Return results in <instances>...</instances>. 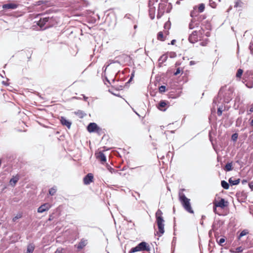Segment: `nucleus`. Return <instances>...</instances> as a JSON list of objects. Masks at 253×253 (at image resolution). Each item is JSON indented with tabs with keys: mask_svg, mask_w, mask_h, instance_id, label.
I'll return each instance as SVG.
<instances>
[{
	"mask_svg": "<svg viewBox=\"0 0 253 253\" xmlns=\"http://www.w3.org/2000/svg\"><path fill=\"white\" fill-rule=\"evenodd\" d=\"M163 212L160 209L158 210L156 212V222L158 227V232H157V235L161 237L165 232L164 222L165 220L162 216Z\"/></svg>",
	"mask_w": 253,
	"mask_h": 253,
	"instance_id": "1",
	"label": "nucleus"
},
{
	"mask_svg": "<svg viewBox=\"0 0 253 253\" xmlns=\"http://www.w3.org/2000/svg\"><path fill=\"white\" fill-rule=\"evenodd\" d=\"M179 201L185 210L189 213H194V211L191 206L190 202V200L187 198L183 193L179 194Z\"/></svg>",
	"mask_w": 253,
	"mask_h": 253,
	"instance_id": "2",
	"label": "nucleus"
},
{
	"mask_svg": "<svg viewBox=\"0 0 253 253\" xmlns=\"http://www.w3.org/2000/svg\"><path fill=\"white\" fill-rule=\"evenodd\" d=\"M234 91V88L233 86H229L227 89V86L225 85L221 87L220 89V93H223L225 97L227 98V100H230L232 98L233 94Z\"/></svg>",
	"mask_w": 253,
	"mask_h": 253,
	"instance_id": "3",
	"label": "nucleus"
},
{
	"mask_svg": "<svg viewBox=\"0 0 253 253\" xmlns=\"http://www.w3.org/2000/svg\"><path fill=\"white\" fill-rule=\"evenodd\" d=\"M150 251V247L145 242H142L136 247L132 248L129 251V253H133L139 251Z\"/></svg>",
	"mask_w": 253,
	"mask_h": 253,
	"instance_id": "4",
	"label": "nucleus"
},
{
	"mask_svg": "<svg viewBox=\"0 0 253 253\" xmlns=\"http://www.w3.org/2000/svg\"><path fill=\"white\" fill-rule=\"evenodd\" d=\"M87 131L90 132H96L99 135L104 133L102 129L95 123H90L87 127Z\"/></svg>",
	"mask_w": 253,
	"mask_h": 253,
	"instance_id": "5",
	"label": "nucleus"
},
{
	"mask_svg": "<svg viewBox=\"0 0 253 253\" xmlns=\"http://www.w3.org/2000/svg\"><path fill=\"white\" fill-rule=\"evenodd\" d=\"M203 34V30H199V31H194L189 37V41L191 43H195L199 40V38H201V36Z\"/></svg>",
	"mask_w": 253,
	"mask_h": 253,
	"instance_id": "6",
	"label": "nucleus"
},
{
	"mask_svg": "<svg viewBox=\"0 0 253 253\" xmlns=\"http://www.w3.org/2000/svg\"><path fill=\"white\" fill-rule=\"evenodd\" d=\"M49 19L50 18L49 17L41 18L40 20L37 22V24L40 27L41 30H44L47 28H44V26Z\"/></svg>",
	"mask_w": 253,
	"mask_h": 253,
	"instance_id": "7",
	"label": "nucleus"
},
{
	"mask_svg": "<svg viewBox=\"0 0 253 253\" xmlns=\"http://www.w3.org/2000/svg\"><path fill=\"white\" fill-rule=\"evenodd\" d=\"M249 76V77H250L251 79H253V74L251 73H248L247 72L245 75H244V80H245V82H246V85L247 87L250 88H252L253 87V81H248V80H246V78H247V76Z\"/></svg>",
	"mask_w": 253,
	"mask_h": 253,
	"instance_id": "8",
	"label": "nucleus"
},
{
	"mask_svg": "<svg viewBox=\"0 0 253 253\" xmlns=\"http://www.w3.org/2000/svg\"><path fill=\"white\" fill-rule=\"evenodd\" d=\"M167 5L165 3H160L158 9V14L157 17L160 18L164 14Z\"/></svg>",
	"mask_w": 253,
	"mask_h": 253,
	"instance_id": "9",
	"label": "nucleus"
},
{
	"mask_svg": "<svg viewBox=\"0 0 253 253\" xmlns=\"http://www.w3.org/2000/svg\"><path fill=\"white\" fill-rule=\"evenodd\" d=\"M169 34V32L167 30L159 32L157 34V40L160 41H164Z\"/></svg>",
	"mask_w": 253,
	"mask_h": 253,
	"instance_id": "10",
	"label": "nucleus"
},
{
	"mask_svg": "<svg viewBox=\"0 0 253 253\" xmlns=\"http://www.w3.org/2000/svg\"><path fill=\"white\" fill-rule=\"evenodd\" d=\"M51 207V206L49 203H45L41 205L38 209L37 211L39 213H42L45 211H47Z\"/></svg>",
	"mask_w": 253,
	"mask_h": 253,
	"instance_id": "11",
	"label": "nucleus"
},
{
	"mask_svg": "<svg viewBox=\"0 0 253 253\" xmlns=\"http://www.w3.org/2000/svg\"><path fill=\"white\" fill-rule=\"evenodd\" d=\"M93 175L92 173H89L86 175L83 179L84 183L85 185H88L93 181Z\"/></svg>",
	"mask_w": 253,
	"mask_h": 253,
	"instance_id": "12",
	"label": "nucleus"
},
{
	"mask_svg": "<svg viewBox=\"0 0 253 253\" xmlns=\"http://www.w3.org/2000/svg\"><path fill=\"white\" fill-rule=\"evenodd\" d=\"M213 205H214L215 206V207H220L222 209H223L225 207L227 206L228 202L225 201L224 199L221 198L219 202H214Z\"/></svg>",
	"mask_w": 253,
	"mask_h": 253,
	"instance_id": "13",
	"label": "nucleus"
},
{
	"mask_svg": "<svg viewBox=\"0 0 253 253\" xmlns=\"http://www.w3.org/2000/svg\"><path fill=\"white\" fill-rule=\"evenodd\" d=\"M60 121L61 124L64 126L67 127L68 128H70L72 123L69 120H67L65 117H61Z\"/></svg>",
	"mask_w": 253,
	"mask_h": 253,
	"instance_id": "14",
	"label": "nucleus"
},
{
	"mask_svg": "<svg viewBox=\"0 0 253 253\" xmlns=\"http://www.w3.org/2000/svg\"><path fill=\"white\" fill-rule=\"evenodd\" d=\"M18 6V4L15 3H9L7 4H3L2 5V8L3 9H16Z\"/></svg>",
	"mask_w": 253,
	"mask_h": 253,
	"instance_id": "15",
	"label": "nucleus"
},
{
	"mask_svg": "<svg viewBox=\"0 0 253 253\" xmlns=\"http://www.w3.org/2000/svg\"><path fill=\"white\" fill-rule=\"evenodd\" d=\"M205 9V5L204 3H200L198 5H196L194 7V10L197 11L198 13L203 12Z\"/></svg>",
	"mask_w": 253,
	"mask_h": 253,
	"instance_id": "16",
	"label": "nucleus"
},
{
	"mask_svg": "<svg viewBox=\"0 0 253 253\" xmlns=\"http://www.w3.org/2000/svg\"><path fill=\"white\" fill-rule=\"evenodd\" d=\"M168 103V101L165 100H161L158 104L157 107L160 110L165 111L166 110L165 107L167 106Z\"/></svg>",
	"mask_w": 253,
	"mask_h": 253,
	"instance_id": "17",
	"label": "nucleus"
},
{
	"mask_svg": "<svg viewBox=\"0 0 253 253\" xmlns=\"http://www.w3.org/2000/svg\"><path fill=\"white\" fill-rule=\"evenodd\" d=\"M87 244V240L82 239L77 245H75L78 250H82Z\"/></svg>",
	"mask_w": 253,
	"mask_h": 253,
	"instance_id": "18",
	"label": "nucleus"
},
{
	"mask_svg": "<svg viewBox=\"0 0 253 253\" xmlns=\"http://www.w3.org/2000/svg\"><path fill=\"white\" fill-rule=\"evenodd\" d=\"M149 15L150 18L151 19H154L155 16V7H152V6H149Z\"/></svg>",
	"mask_w": 253,
	"mask_h": 253,
	"instance_id": "19",
	"label": "nucleus"
},
{
	"mask_svg": "<svg viewBox=\"0 0 253 253\" xmlns=\"http://www.w3.org/2000/svg\"><path fill=\"white\" fill-rule=\"evenodd\" d=\"M107 152L106 151H99L95 154L96 158L98 159H104L106 158V155L105 153Z\"/></svg>",
	"mask_w": 253,
	"mask_h": 253,
	"instance_id": "20",
	"label": "nucleus"
},
{
	"mask_svg": "<svg viewBox=\"0 0 253 253\" xmlns=\"http://www.w3.org/2000/svg\"><path fill=\"white\" fill-rule=\"evenodd\" d=\"M19 175L18 174H17L15 176H13L9 181L10 184L12 186H15L16 183L17 182V181L19 179Z\"/></svg>",
	"mask_w": 253,
	"mask_h": 253,
	"instance_id": "21",
	"label": "nucleus"
},
{
	"mask_svg": "<svg viewBox=\"0 0 253 253\" xmlns=\"http://www.w3.org/2000/svg\"><path fill=\"white\" fill-rule=\"evenodd\" d=\"M35 248V245L33 243H30L28 245L27 247L26 253H33Z\"/></svg>",
	"mask_w": 253,
	"mask_h": 253,
	"instance_id": "22",
	"label": "nucleus"
},
{
	"mask_svg": "<svg viewBox=\"0 0 253 253\" xmlns=\"http://www.w3.org/2000/svg\"><path fill=\"white\" fill-rule=\"evenodd\" d=\"M240 179H233L232 177H231L229 179V183L231 185H238L240 182Z\"/></svg>",
	"mask_w": 253,
	"mask_h": 253,
	"instance_id": "23",
	"label": "nucleus"
},
{
	"mask_svg": "<svg viewBox=\"0 0 253 253\" xmlns=\"http://www.w3.org/2000/svg\"><path fill=\"white\" fill-rule=\"evenodd\" d=\"M232 169V163H227L224 168V170L226 171H230Z\"/></svg>",
	"mask_w": 253,
	"mask_h": 253,
	"instance_id": "24",
	"label": "nucleus"
},
{
	"mask_svg": "<svg viewBox=\"0 0 253 253\" xmlns=\"http://www.w3.org/2000/svg\"><path fill=\"white\" fill-rule=\"evenodd\" d=\"M221 186L225 189H228L229 188V184L225 181L222 180L221 182Z\"/></svg>",
	"mask_w": 253,
	"mask_h": 253,
	"instance_id": "25",
	"label": "nucleus"
},
{
	"mask_svg": "<svg viewBox=\"0 0 253 253\" xmlns=\"http://www.w3.org/2000/svg\"><path fill=\"white\" fill-rule=\"evenodd\" d=\"M243 73V70L241 69H239L236 73V76L237 78L240 79Z\"/></svg>",
	"mask_w": 253,
	"mask_h": 253,
	"instance_id": "26",
	"label": "nucleus"
},
{
	"mask_svg": "<svg viewBox=\"0 0 253 253\" xmlns=\"http://www.w3.org/2000/svg\"><path fill=\"white\" fill-rule=\"evenodd\" d=\"M217 243L220 245V246H223V243H224L225 241V239L224 237L220 238L219 240L216 239Z\"/></svg>",
	"mask_w": 253,
	"mask_h": 253,
	"instance_id": "27",
	"label": "nucleus"
},
{
	"mask_svg": "<svg viewBox=\"0 0 253 253\" xmlns=\"http://www.w3.org/2000/svg\"><path fill=\"white\" fill-rule=\"evenodd\" d=\"M56 192V188L55 187H53L49 190V194L51 196L54 195L55 194Z\"/></svg>",
	"mask_w": 253,
	"mask_h": 253,
	"instance_id": "28",
	"label": "nucleus"
},
{
	"mask_svg": "<svg viewBox=\"0 0 253 253\" xmlns=\"http://www.w3.org/2000/svg\"><path fill=\"white\" fill-rule=\"evenodd\" d=\"M248 233L247 230H243L240 234L238 239H240L242 237L247 235Z\"/></svg>",
	"mask_w": 253,
	"mask_h": 253,
	"instance_id": "29",
	"label": "nucleus"
},
{
	"mask_svg": "<svg viewBox=\"0 0 253 253\" xmlns=\"http://www.w3.org/2000/svg\"><path fill=\"white\" fill-rule=\"evenodd\" d=\"M249 109L247 110V114L248 115L251 114L253 112V103L251 104L249 106Z\"/></svg>",
	"mask_w": 253,
	"mask_h": 253,
	"instance_id": "30",
	"label": "nucleus"
},
{
	"mask_svg": "<svg viewBox=\"0 0 253 253\" xmlns=\"http://www.w3.org/2000/svg\"><path fill=\"white\" fill-rule=\"evenodd\" d=\"M210 5L212 8H216L217 4L214 1H213L212 0H210Z\"/></svg>",
	"mask_w": 253,
	"mask_h": 253,
	"instance_id": "31",
	"label": "nucleus"
},
{
	"mask_svg": "<svg viewBox=\"0 0 253 253\" xmlns=\"http://www.w3.org/2000/svg\"><path fill=\"white\" fill-rule=\"evenodd\" d=\"M243 251V249L242 247H238L236 249L235 251H232V250H230V252L232 253H241Z\"/></svg>",
	"mask_w": 253,
	"mask_h": 253,
	"instance_id": "32",
	"label": "nucleus"
},
{
	"mask_svg": "<svg viewBox=\"0 0 253 253\" xmlns=\"http://www.w3.org/2000/svg\"><path fill=\"white\" fill-rule=\"evenodd\" d=\"M22 217V214H17L15 216H14L13 219H12V220L14 222H15L16 221V220Z\"/></svg>",
	"mask_w": 253,
	"mask_h": 253,
	"instance_id": "33",
	"label": "nucleus"
},
{
	"mask_svg": "<svg viewBox=\"0 0 253 253\" xmlns=\"http://www.w3.org/2000/svg\"><path fill=\"white\" fill-rule=\"evenodd\" d=\"M157 1V0H149L148 2V6H152L154 7L153 5L155 2H156Z\"/></svg>",
	"mask_w": 253,
	"mask_h": 253,
	"instance_id": "34",
	"label": "nucleus"
},
{
	"mask_svg": "<svg viewBox=\"0 0 253 253\" xmlns=\"http://www.w3.org/2000/svg\"><path fill=\"white\" fill-rule=\"evenodd\" d=\"M242 2L241 0H238L236 3H235V7H241L242 6Z\"/></svg>",
	"mask_w": 253,
	"mask_h": 253,
	"instance_id": "35",
	"label": "nucleus"
},
{
	"mask_svg": "<svg viewBox=\"0 0 253 253\" xmlns=\"http://www.w3.org/2000/svg\"><path fill=\"white\" fill-rule=\"evenodd\" d=\"M159 90L161 93L164 92L166 90V86L165 85H161L159 87Z\"/></svg>",
	"mask_w": 253,
	"mask_h": 253,
	"instance_id": "36",
	"label": "nucleus"
},
{
	"mask_svg": "<svg viewBox=\"0 0 253 253\" xmlns=\"http://www.w3.org/2000/svg\"><path fill=\"white\" fill-rule=\"evenodd\" d=\"M174 156V154L173 152L169 151L167 155V157L172 158Z\"/></svg>",
	"mask_w": 253,
	"mask_h": 253,
	"instance_id": "37",
	"label": "nucleus"
},
{
	"mask_svg": "<svg viewBox=\"0 0 253 253\" xmlns=\"http://www.w3.org/2000/svg\"><path fill=\"white\" fill-rule=\"evenodd\" d=\"M237 138H238V134H237V133H234L232 136V139L234 141H236L237 140Z\"/></svg>",
	"mask_w": 253,
	"mask_h": 253,
	"instance_id": "38",
	"label": "nucleus"
},
{
	"mask_svg": "<svg viewBox=\"0 0 253 253\" xmlns=\"http://www.w3.org/2000/svg\"><path fill=\"white\" fill-rule=\"evenodd\" d=\"M222 113V111L220 108H218L217 111V114L218 116H221Z\"/></svg>",
	"mask_w": 253,
	"mask_h": 253,
	"instance_id": "39",
	"label": "nucleus"
},
{
	"mask_svg": "<svg viewBox=\"0 0 253 253\" xmlns=\"http://www.w3.org/2000/svg\"><path fill=\"white\" fill-rule=\"evenodd\" d=\"M181 72V70L180 69V68H178L177 69H176V72L174 73V75L176 76L177 75H178L179 74H180Z\"/></svg>",
	"mask_w": 253,
	"mask_h": 253,
	"instance_id": "40",
	"label": "nucleus"
},
{
	"mask_svg": "<svg viewBox=\"0 0 253 253\" xmlns=\"http://www.w3.org/2000/svg\"><path fill=\"white\" fill-rule=\"evenodd\" d=\"M249 186L251 188V190H253V181L249 183Z\"/></svg>",
	"mask_w": 253,
	"mask_h": 253,
	"instance_id": "41",
	"label": "nucleus"
},
{
	"mask_svg": "<svg viewBox=\"0 0 253 253\" xmlns=\"http://www.w3.org/2000/svg\"><path fill=\"white\" fill-rule=\"evenodd\" d=\"M100 163L103 165L106 164L107 162V159H100Z\"/></svg>",
	"mask_w": 253,
	"mask_h": 253,
	"instance_id": "42",
	"label": "nucleus"
},
{
	"mask_svg": "<svg viewBox=\"0 0 253 253\" xmlns=\"http://www.w3.org/2000/svg\"><path fill=\"white\" fill-rule=\"evenodd\" d=\"M217 207H215V206L214 205H213V211L215 213V214H218L219 215H220V214H219L217 212V211H216V208Z\"/></svg>",
	"mask_w": 253,
	"mask_h": 253,
	"instance_id": "43",
	"label": "nucleus"
},
{
	"mask_svg": "<svg viewBox=\"0 0 253 253\" xmlns=\"http://www.w3.org/2000/svg\"><path fill=\"white\" fill-rule=\"evenodd\" d=\"M208 43V42L207 41H205V42H201L200 43V45H202V46H206L207 44Z\"/></svg>",
	"mask_w": 253,
	"mask_h": 253,
	"instance_id": "44",
	"label": "nucleus"
},
{
	"mask_svg": "<svg viewBox=\"0 0 253 253\" xmlns=\"http://www.w3.org/2000/svg\"><path fill=\"white\" fill-rule=\"evenodd\" d=\"M217 228H216V226H215V223H213L212 225V230L213 231H215V230H217Z\"/></svg>",
	"mask_w": 253,
	"mask_h": 253,
	"instance_id": "45",
	"label": "nucleus"
},
{
	"mask_svg": "<svg viewBox=\"0 0 253 253\" xmlns=\"http://www.w3.org/2000/svg\"><path fill=\"white\" fill-rule=\"evenodd\" d=\"M175 42H176V40H173L171 41V44L174 45V44H175Z\"/></svg>",
	"mask_w": 253,
	"mask_h": 253,
	"instance_id": "46",
	"label": "nucleus"
},
{
	"mask_svg": "<svg viewBox=\"0 0 253 253\" xmlns=\"http://www.w3.org/2000/svg\"><path fill=\"white\" fill-rule=\"evenodd\" d=\"M55 253H62V251H61V250H59L57 249V250L55 251Z\"/></svg>",
	"mask_w": 253,
	"mask_h": 253,
	"instance_id": "47",
	"label": "nucleus"
},
{
	"mask_svg": "<svg viewBox=\"0 0 253 253\" xmlns=\"http://www.w3.org/2000/svg\"><path fill=\"white\" fill-rule=\"evenodd\" d=\"M250 125L253 127V119L251 121Z\"/></svg>",
	"mask_w": 253,
	"mask_h": 253,
	"instance_id": "48",
	"label": "nucleus"
},
{
	"mask_svg": "<svg viewBox=\"0 0 253 253\" xmlns=\"http://www.w3.org/2000/svg\"><path fill=\"white\" fill-rule=\"evenodd\" d=\"M247 182V181L246 180H243L242 181V184H244L246 183Z\"/></svg>",
	"mask_w": 253,
	"mask_h": 253,
	"instance_id": "49",
	"label": "nucleus"
},
{
	"mask_svg": "<svg viewBox=\"0 0 253 253\" xmlns=\"http://www.w3.org/2000/svg\"><path fill=\"white\" fill-rule=\"evenodd\" d=\"M189 28H190V29H191L193 28V27H192V24H189Z\"/></svg>",
	"mask_w": 253,
	"mask_h": 253,
	"instance_id": "50",
	"label": "nucleus"
},
{
	"mask_svg": "<svg viewBox=\"0 0 253 253\" xmlns=\"http://www.w3.org/2000/svg\"><path fill=\"white\" fill-rule=\"evenodd\" d=\"M109 62H110L109 64H111L112 63H114L115 62H114L112 60H109Z\"/></svg>",
	"mask_w": 253,
	"mask_h": 253,
	"instance_id": "51",
	"label": "nucleus"
},
{
	"mask_svg": "<svg viewBox=\"0 0 253 253\" xmlns=\"http://www.w3.org/2000/svg\"><path fill=\"white\" fill-rule=\"evenodd\" d=\"M168 24L167 23H166L165 24V26H164V28L166 29V26H167Z\"/></svg>",
	"mask_w": 253,
	"mask_h": 253,
	"instance_id": "52",
	"label": "nucleus"
},
{
	"mask_svg": "<svg viewBox=\"0 0 253 253\" xmlns=\"http://www.w3.org/2000/svg\"><path fill=\"white\" fill-rule=\"evenodd\" d=\"M251 53H253V50H251Z\"/></svg>",
	"mask_w": 253,
	"mask_h": 253,
	"instance_id": "53",
	"label": "nucleus"
},
{
	"mask_svg": "<svg viewBox=\"0 0 253 253\" xmlns=\"http://www.w3.org/2000/svg\"><path fill=\"white\" fill-rule=\"evenodd\" d=\"M194 11H193V12H191V15H192V14H193L194 13Z\"/></svg>",
	"mask_w": 253,
	"mask_h": 253,
	"instance_id": "54",
	"label": "nucleus"
},
{
	"mask_svg": "<svg viewBox=\"0 0 253 253\" xmlns=\"http://www.w3.org/2000/svg\"><path fill=\"white\" fill-rule=\"evenodd\" d=\"M51 219L50 218H49V220H51Z\"/></svg>",
	"mask_w": 253,
	"mask_h": 253,
	"instance_id": "55",
	"label": "nucleus"
}]
</instances>
